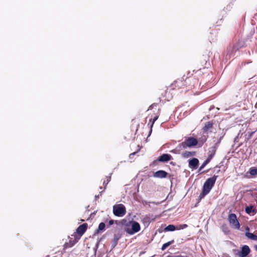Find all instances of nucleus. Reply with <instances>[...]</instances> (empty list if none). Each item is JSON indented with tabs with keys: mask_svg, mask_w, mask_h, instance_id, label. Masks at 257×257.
Wrapping results in <instances>:
<instances>
[{
	"mask_svg": "<svg viewBox=\"0 0 257 257\" xmlns=\"http://www.w3.org/2000/svg\"><path fill=\"white\" fill-rule=\"evenodd\" d=\"M77 241H78V239H76V238H75V240H74L73 241L70 240V241L69 242H67L64 244V248L65 249V248L71 247L73 246L74 245V244L76 242H77Z\"/></svg>",
	"mask_w": 257,
	"mask_h": 257,
	"instance_id": "17",
	"label": "nucleus"
},
{
	"mask_svg": "<svg viewBox=\"0 0 257 257\" xmlns=\"http://www.w3.org/2000/svg\"><path fill=\"white\" fill-rule=\"evenodd\" d=\"M174 242V240H172L163 244L161 249L164 250L167 247L172 244Z\"/></svg>",
	"mask_w": 257,
	"mask_h": 257,
	"instance_id": "22",
	"label": "nucleus"
},
{
	"mask_svg": "<svg viewBox=\"0 0 257 257\" xmlns=\"http://www.w3.org/2000/svg\"><path fill=\"white\" fill-rule=\"evenodd\" d=\"M176 228L175 225L173 224H170L165 228V231H173L176 230Z\"/></svg>",
	"mask_w": 257,
	"mask_h": 257,
	"instance_id": "19",
	"label": "nucleus"
},
{
	"mask_svg": "<svg viewBox=\"0 0 257 257\" xmlns=\"http://www.w3.org/2000/svg\"><path fill=\"white\" fill-rule=\"evenodd\" d=\"M228 221L231 227L235 229H239L240 224L237 218V216L234 213H230L228 216Z\"/></svg>",
	"mask_w": 257,
	"mask_h": 257,
	"instance_id": "5",
	"label": "nucleus"
},
{
	"mask_svg": "<svg viewBox=\"0 0 257 257\" xmlns=\"http://www.w3.org/2000/svg\"><path fill=\"white\" fill-rule=\"evenodd\" d=\"M167 257H172V256H170V255H168V256H167Z\"/></svg>",
	"mask_w": 257,
	"mask_h": 257,
	"instance_id": "34",
	"label": "nucleus"
},
{
	"mask_svg": "<svg viewBox=\"0 0 257 257\" xmlns=\"http://www.w3.org/2000/svg\"><path fill=\"white\" fill-rule=\"evenodd\" d=\"M220 171V170H218L217 171V173H218Z\"/></svg>",
	"mask_w": 257,
	"mask_h": 257,
	"instance_id": "35",
	"label": "nucleus"
},
{
	"mask_svg": "<svg viewBox=\"0 0 257 257\" xmlns=\"http://www.w3.org/2000/svg\"><path fill=\"white\" fill-rule=\"evenodd\" d=\"M254 132L248 133V135L247 137V140H250L252 138V136L253 134H254Z\"/></svg>",
	"mask_w": 257,
	"mask_h": 257,
	"instance_id": "27",
	"label": "nucleus"
},
{
	"mask_svg": "<svg viewBox=\"0 0 257 257\" xmlns=\"http://www.w3.org/2000/svg\"><path fill=\"white\" fill-rule=\"evenodd\" d=\"M187 226V224H183V225H181V228H179V229H180V228L183 229V228H186Z\"/></svg>",
	"mask_w": 257,
	"mask_h": 257,
	"instance_id": "30",
	"label": "nucleus"
},
{
	"mask_svg": "<svg viewBox=\"0 0 257 257\" xmlns=\"http://www.w3.org/2000/svg\"><path fill=\"white\" fill-rule=\"evenodd\" d=\"M206 140H207V138H205L203 140H202V143L203 144V143H204V142H206Z\"/></svg>",
	"mask_w": 257,
	"mask_h": 257,
	"instance_id": "31",
	"label": "nucleus"
},
{
	"mask_svg": "<svg viewBox=\"0 0 257 257\" xmlns=\"http://www.w3.org/2000/svg\"><path fill=\"white\" fill-rule=\"evenodd\" d=\"M87 224L84 223L80 225L76 229V233L79 235V237L76 239H79L80 237L84 234L87 229Z\"/></svg>",
	"mask_w": 257,
	"mask_h": 257,
	"instance_id": "8",
	"label": "nucleus"
},
{
	"mask_svg": "<svg viewBox=\"0 0 257 257\" xmlns=\"http://www.w3.org/2000/svg\"><path fill=\"white\" fill-rule=\"evenodd\" d=\"M219 144V142L216 143L212 147H211L208 151V158L212 159V158L215 155L217 147H218V144Z\"/></svg>",
	"mask_w": 257,
	"mask_h": 257,
	"instance_id": "9",
	"label": "nucleus"
},
{
	"mask_svg": "<svg viewBox=\"0 0 257 257\" xmlns=\"http://www.w3.org/2000/svg\"><path fill=\"white\" fill-rule=\"evenodd\" d=\"M245 232H249V227L248 226H246L245 228Z\"/></svg>",
	"mask_w": 257,
	"mask_h": 257,
	"instance_id": "29",
	"label": "nucleus"
},
{
	"mask_svg": "<svg viewBox=\"0 0 257 257\" xmlns=\"http://www.w3.org/2000/svg\"><path fill=\"white\" fill-rule=\"evenodd\" d=\"M115 223L117 222V221H115ZM114 223V220H112V219H111L109 221V225H111L112 224H113Z\"/></svg>",
	"mask_w": 257,
	"mask_h": 257,
	"instance_id": "28",
	"label": "nucleus"
},
{
	"mask_svg": "<svg viewBox=\"0 0 257 257\" xmlns=\"http://www.w3.org/2000/svg\"><path fill=\"white\" fill-rule=\"evenodd\" d=\"M152 107H153V105H151L149 107V109H152Z\"/></svg>",
	"mask_w": 257,
	"mask_h": 257,
	"instance_id": "33",
	"label": "nucleus"
},
{
	"mask_svg": "<svg viewBox=\"0 0 257 257\" xmlns=\"http://www.w3.org/2000/svg\"><path fill=\"white\" fill-rule=\"evenodd\" d=\"M110 180H111V176H106V180H104L103 183V185L104 186V189L106 188V187L107 184L110 181Z\"/></svg>",
	"mask_w": 257,
	"mask_h": 257,
	"instance_id": "24",
	"label": "nucleus"
},
{
	"mask_svg": "<svg viewBox=\"0 0 257 257\" xmlns=\"http://www.w3.org/2000/svg\"><path fill=\"white\" fill-rule=\"evenodd\" d=\"M172 159V156L168 154H164L160 156L158 160L160 162H165L171 160Z\"/></svg>",
	"mask_w": 257,
	"mask_h": 257,
	"instance_id": "13",
	"label": "nucleus"
},
{
	"mask_svg": "<svg viewBox=\"0 0 257 257\" xmlns=\"http://www.w3.org/2000/svg\"><path fill=\"white\" fill-rule=\"evenodd\" d=\"M250 249L247 245H244L242 246L241 251L238 252V255L239 257H246L250 252Z\"/></svg>",
	"mask_w": 257,
	"mask_h": 257,
	"instance_id": "7",
	"label": "nucleus"
},
{
	"mask_svg": "<svg viewBox=\"0 0 257 257\" xmlns=\"http://www.w3.org/2000/svg\"><path fill=\"white\" fill-rule=\"evenodd\" d=\"M221 230L225 234H229L230 233V230L229 229V227L226 224H223L221 226Z\"/></svg>",
	"mask_w": 257,
	"mask_h": 257,
	"instance_id": "18",
	"label": "nucleus"
},
{
	"mask_svg": "<svg viewBox=\"0 0 257 257\" xmlns=\"http://www.w3.org/2000/svg\"><path fill=\"white\" fill-rule=\"evenodd\" d=\"M131 229L126 228L125 231L129 234H133L140 230L141 227L140 224L136 221H132Z\"/></svg>",
	"mask_w": 257,
	"mask_h": 257,
	"instance_id": "6",
	"label": "nucleus"
},
{
	"mask_svg": "<svg viewBox=\"0 0 257 257\" xmlns=\"http://www.w3.org/2000/svg\"><path fill=\"white\" fill-rule=\"evenodd\" d=\"M218 176L214 175L213 177L209 178L204 183L202 192L199 195L200 199H202L209 193L212 187L215 184V181Z\"/></svg>",
	"mask_w": 257,
	"mask_h": 257,
	"instance_id": "1",
	"label": "nucleus"
},
{
	"mask_svg": "<svg viewBox=\"0 0 257 257\" xmlns=\"http://www.w3.org/2000/svg\"><path fill=\"white\" fill-rule=\"evenodd\" d=\"M198 144V140L196 138L190 137L186 138L184 142L181 143L179 145L180 147L183 149H185L187 147H192L196 146Z\"/></svg>",
	"mask_w": 257,
	"mask_h": 257,
	"instance_id": "4",
	"label": "nucleus"
},
{
	"mask_svg": "<svg viewBox=\"0 0 257 257\" xmlns=\"http://www.w3.org/2000/svg\"><path fill=\"white\" fill-rule=\"evenodd\" d=\"M211 160V159L207 157V159L203 163V164L200 167L198 171L200 172L202 169H203L205 167V166L210 162Z\"/></svg>",
	"mask_w": 257,
	"mask_h": 257,
	"instance_id": "21",
	"label": "nucleus"
},
{
	"mask_svg": "<svg viewBox=\"0 0 257 257\" xmlns=\"http://www.w3.org/2000/svg\"><path fill=\"white\" fill-rule=\"evenodd\" d=\"M199 165V160L197 158H193L189 162V166L192 169H196Z\"/></svg>",
	"mask_w": 257,
	"mask_h": 257,
	"instance_id": "12",
	"label": "nucleus"
},
{
	"mask_svg": "<svg viewBox=\"0 0 257 257\" xmlns=\"http://www.w3.org/2000/svg\"><path fill=\"white\" fill-rule=\"evenodd\" d=\"M190 81L189 78H181L177 79L170 85L171 89L173 90H180L187 87L188 82Z\"/></svg>",
	"mask_w": 257,
	"mask_h": 257,
	"instance_id": "2",
	"label": "nucleus"
},
{
	"mask_svg": "<svg viewBox=\"0 0 257 257\" xmlns=\"http://www.w3.org/2000/svg\"><path fill=\"white\" fill-rule=\"evenodd\" d=\"M245 235L248 239L253 240H257V235H255L252 233L245 232Z\"/></svg>",
	"mask_w": 257,
	"mask_h": 257,
	"instance_id": "16",
	"label": "nucleus"
},
{
	"mask_svg": "<svg viewBox=\"0 0 257 257\" xmlns=\"http://www.w3.org/2000/svg\"><path fill=\"white\" fill-rule=\"evenodd\" d=\"M193 155V154H192V153L189 151H186L185 152H183L182 154V156L185 158H188Z\"/></svg>",
	"mask_w": 257,
	"mask_h": 257,
	"instance_id": "25",
	"label": "nucleus"
},
{
	"mask_svg": "<svg viewBox=\"0 0 257 257\" xmlns=\"http://www.w3.org/2000/svg\"><path fill=\"white\" fill-rule=\"evenodd\" d=\"M138 147H139V149L137 151L133 152L130 154V158H131L132 156L135 155L138 152H139L140 151L142 147H140L139 146H138Z\"/></svg>",
	"mask_w": 257,
	"mask_h": 257,
	"instance_id": "26",
	"label": "nucleus"
},
{
	"mask_svg": "<svg viewBox=\"0 0 257 257\" xmlns=\"http://www.w3.org/2000/svg\"><path fill=\"white\" fill-rule=\"evenodd\" d=\"M168 175V173L163 170H159L156 172L154 174V176L156 178H166Z\"/></svg>",
	"mask_w": 257,
	"mask_h": 257,
	"instance_id": "14",
	"label": "nucleus"
},
{
	"mask_svg": "<svg viewBox=\"0 0 257 257\" xmlns=\"http://www.w3.org/2000/svg\"><path fill=\"white\" fill-rule=\"evenodd\" d=\"M113 213L117 217H122L126 213V208L122 204H117L113 206Z\"/></svg>",
	"mask_w": 257,
	"mask_h": 257,
	"instance_id": "3",
	"label": "nucleus"
},
{
	"mask_svg": "<svg viewBox=\"0 0 257 257\" xmlns=\"http://www.w3.org/2000/svg\"><path fill=\"white\" fill-rule=\"evenodd\" d=\"M245 211L247 214L250 215H254L257 212L256 210L253 208V206L252 205L246 206L245 207Z\"/></svg>",
	"mask_w": 257,
	"mask_h": 257,
	"instance_id": "11",
	"label": "nucleus"
},
{
	"mask_svg": "<svg viewBox=\"0 0 257 257\" xmlns=\"http://www.w3.org/2000/svg\"><path fill=\"white\" fill-rule=\"evenodd\" d=\"M105 224L104 222H101L98 225V229L96 231V233H98L100 231H103L105 229Z\"/></svg>",
	"mask_w": 257,
	"mask_h": 257,
	"instance_id": "20",
	"label": "nucleus"
},
{
	"mask_svg": "<svg viewBox=\"0 0 257 257\" xmlns=\"http://www.w3.org/2000/svg\"><path fill=\"white\" fill-rule=\"evenodd\" d=\"M213 123L212 121H209L205 123L204 127H203V131L204 133H207L210 129L213 127Z\"/></svg>",
	"mask_w": 257,
	"mask_h": 257,
	"instance_id": "15",
	"label": "nucleus"
},
{
	"mask_svg": "<svg viewBox=\"0 0 257 257\" xmlns=\"http://www.w3.org/2000/svg\"><path fill=\"white\" fill-rule=\"evenodd\" d=\"M159 116V110H158L157 112L155 113V115L153 117V116H152V117L150 119V120L148 123V125H150V127L151 128L150 132H152V127L154 125V124L155 121L157 120Z\"/></svg>",
	"mask_w": 257,
	"mask_h": 257,
	"instance_id": "10",
	"label": "nucleus"
},
{
	"mask_svg": "<svg viewBox=\"0 0 257 257\" xmlns=\"http://www.w3.org/2000/svg\"><path fill=\"white\" fill-rule=\"evenodd\" d=\"M254 248L256 251H257V244L254 246Z\"/></svg>",
	"mask_w": 257,
	"mask_h": 257,
	"instance_id": "32",
	"label": "nucleus"
},
{
	"mask_svg": "<svg viewBox=\"0 0 257 257\" xmlns=\"http://www.w3.org/2000/svg\"><path fill=\"white\" fill-rule=\"evenodd\" d=\"M249 173L252 176L257 175V168L255 167H251L249 169Z\"/></svg>",
	"mask_w": 257,
	"mask_h": 257,
	"instance_id": "23",
	"label": "nucleus"
}]
</instances>
